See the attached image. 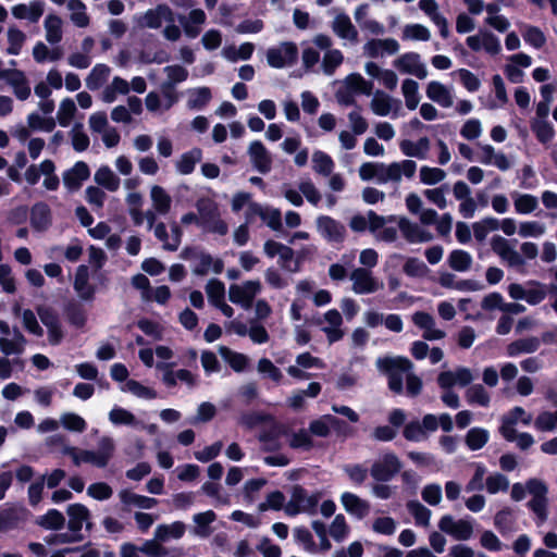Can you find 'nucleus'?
Segmentation results:
<instances>
[{"label":"nucleus","instance_id":"f257e3e1","mask_svg":"<svg viewBox=\"0 0 557 557\" xmlns=\"http://www.w3.org/2000/svg\"><path fill=\"white\" fill-rule=\"evenodd\" d=\"M375 364L379 371L388 375V387L393 392L397 394L403 392V374L406 373L408 395L417 396L421 393L422 381L411 372L413 364L408 358L401 356L381 357L376 359Z\"/></svg>","mask_w":557,"mask_h":557},{"label":"nucleus","instance_id":"f03ea898","mask_svg":"<svg viewBox=\"0 0 557 557\" xmlns=\"http://www.w3.org/2000/svg\"><path fill=\"white\" fill-rule=\"evenodd\" d=\"M196 209L199 214L200 227L210 233H215L221 236L227 234L228 226L221 219L219 206L210 198H199L196 201Z\"/></svg>","mask_w":557,"mask_h":557},{"label":"nucleus","instance_id":"7ed1b4c3","mask_svg":"<svg viewBox=\"0 0 557 557\" xmlns=\"http://www.w3.org/2000/svg\"><path fill=\"white\" fill-rule=\"evenodd\" d=\"M507 292L512 300H524L530 306L541 304L548 294L547 286L536 280H529L524 283H511L508 285Z\"/></svg>","mask_w":557,"mask_h":557},{"label":"nucleus","instance_id":"20e7f679","mask_svg":"<svg viewBox=\"0 0 557 557\" xmlns=\"http://www.w3.org/2000/svg\"><path fill=\"white\" fill-rule=\"evenodd\" d=\"M261 290L262 284L259 280H247L239 284H231L227 295L231 302L247 310L251 308L253 299Z\"/></svg>","mask_w":557,"mask_h":557},{"label":"nucleus","instance_id":"39448f33","mask_svg":"<svg viewBox=\"0 0 557 557\" xmlns=\"http://www.w3.org/2000/svg\"><path fill=\"white\" fill-rule=\"evenodd\" d=\"M298 59V48L292 41H284L267 50L268 64L273 69L292 66Z\"/></svg>","mask_w":557,"mask_h":557},{"label":"nucleus","instance_id":"423d86ee","mask_svg":"<svg viewBox=\"0 0 557 557\" xmlns=\"http://www.w3.org/2000/svg\"><path fill=\"white\" fill-rule=\"evenodd\" d=\"M83 463H89L97 468L109 465L115 451V442L110 436H102L98 442L97 450L82 449Z\"/></svg>","mask_w":557,"mask_h":557},{"label":"nucleus","instance_id":"0eeeda50","mask_svg":"<svg viewBox=\"0 0 557 557\" xmlns=\"http://www.w3.org/2000/svg\"><path fill=\"white\" fill-rule=\"evenodd\" d=\"M173 362L159 361L156 369L162 373L161 381L166 387H175L180 382L185 383L189 388L197 385V377L189 370L180 369L174 371Z\"/></svg>","mask_w":557,"mask_h":557},{"label":"nucleus","instance_id":"6e6552de","mask_svg":"<svg viewBox=\"0 0 557 557\" xmlns=\"http://www.w3.org/2000/svg\"><path fill=\"white\" fill-rule=\"evenodd\" d=\"M438 528L457 541H468L474 532L472 520L455 519L451 515H444L438 521Z\"/></svg>","mask_w":557,"mask_h":557},{"label":"nucleus","instance_id":"1a4fd4ad","mask_svg":"<svg viewBox=\"0 0 557 557\" xmlns=\"http://www.w3.org/2000/svg\"><path fill=\"white\" fill-rule=\"evenodd\" d=\"M134 20L140 28L158 29L166 22H174V12L166 4H158L145 13L136 15Z\"/></svg>","mask_w":557,"mask_h":557},{"label":"nucleus","instance_id":"9d476101","mask_svg":"<svg viewBox=\"0 0 557 557\" xmlns=\"http://www.w3.org/2000/svg\"><path fill=\"white\" fill-rule=\"evenodd\" d=\"M393 66L401 74L412 75L419 79L426 78L429 72L426 64L417 52H406L393 61Z\"/></svg>","mask_w":557,"mask_h":557},{"label":"nucleus","instance_id":"9b49d317","mask_svg":"<svg viewBox=\"0 0 557 557\" xmlns=\"http://www.w3.org/2000/svg\"><path fill=\"white\" fill-rule=\"evenodd\" d=\"M401 469L399 458L393 454L387 453L377 458L371 466V476L379 482H386L393 479Z\"/></svg>","mask_w":557,"mask_h":557},{"label":"nucleus","instance_id":"f8f14e48","mask_svg":"<svg viewBox=\"0 0 557 557\" xmlns=\"http://www.w3.org/2000/svg\"><path fill=\"white\" fill-rule=\"evenodd\" d=\"M417 169V162L411 159L384 163V184H400L403 178L411 180Z\"/></svg>","mask_w":557,"mask_h":557},{"label":"nucleus","instance_id":"ddd939ff","mask_svg":"<svg viewBox=\"0 0 557 557\" xmlns=\"http://www.w3.org/2000/svg\"><path fill=\"white\" fill-rule=\"evenodd\" d=\"M351 289L357 295L373 294L383 288V283L377 281L369 269L356 268L349 276Z\"/></svg>","mask_w":557,"mask_h":557},{"label":"nucleus","instance_id":"4468645a","mask_svg":"<svg viewBox=\"0 0 557 557\" xmlns=\"http://www.w3.org/2000/svg\"><path fill=\"white\" fill-rule=\"evenodd\" d=\"M389 222H396L397 218L394 215L391 216H381L377 215L374 211L370 210V232L375 236L376 239L392 243L397 239L398 232L395 226L388 225Z\"/></svg>","mask_w":557,"mask_h":557},{"label":"nucleus","instance_id":"2eb2a0df","mask_svg":"<svg viewBox=\"0 0 557 557\" xmlns=\"http://www.w3.org/2000/svg\"><path fill=\"white\" fill-rule=\"evenodd\" d=\"M180 97L177 92L161 90L150 91L145 97L146 109L153 115H161L169 111L177 101Z\"/></svg>","mask_w":557,"mask_h":557},{"label":"nucleus","instance_id":"dca6fc26","mask_svg":"<svg viewBox=\"0 0 557 557\" xmlns=\"http://www.w3.org/2000/svg\"><path fill=\"white\" fill-rule=\"evenodd\" d=\"M490 245L491 249L509 267H521L524 264L523 258L507 238L494 235L491 238Z\"/></svg>","mask_w":557,"mask_h":557},{"label":"nucleus","instance_id":"f3484780","mask_svg":"<svg viewBox=\"0 0 557 557\" xmlns=\"http://www.w3.org/2000/svg\"><path fill=\"white\" fill-rule=\"evenodd\" d=\"M476 159L480 163L496 166L503 172L508 171L512 165V162L504 152L496 150L490 144L479 145Z\"/></svg>","mask_w":557,"mask_h":557},{"label":"nucleus","instance_id":"a211bd4d","mask_svg":"<svg viewBox=\"0 0 557 557\" xmlns=\"http://www.w3.org/2000/svg\"><path fill=\"white\" fill-rule=\"evenodd\" d=\"M474 380V374L469 368L459 367L455 370L443 371L437 376V384L443 389L454 386H467Z\"/></svg>","mask_w":557,"mask_h":557},{"label":"nucleus","instance_id":"6ab92c4d","mask_svg":"<svg viewBox=\"0 0 557 557\" xmlns=\"http://www.w3.org/2000/svg\"><path fill=\"white\" fill-rule=\"evenodd\" d=\"M247 153L252 166L259 173L267 174L272 170V156L260 140L251 141L248 146Z\"/></svg>","mask_w":557,"mask_h":557},{"label":"nucleus","instance_id":"aec40b11","mask_svg":"<svg viewBox=\"0 0 557 557\" xmlns=\"http://www.w3.org/2000/svg\"><path fill=\"white\" fill-rule=\"evenodd\" d=\"M318 233L330 243H341L345 238V226L327 215H320L315 221Z\"/></svg>","mask_w":557,"mask_h":557},{"label":"nucleus","instance_id":"412c9836","mask_svg":"<svg viewBox=\"0 0 557 557\" xmlns=\"http://www.w3.org/2000/svg\"><path fill=\"white\" fill-rule=\"evenodd\" d=\"M246 214L248 221L253 216H259L273 231L282 228V215L278 209L251 202Z\"/></svg>","mask_w":557,"mask_h":557},{"label":"nucleus","instance_id":"4be33fe9","mask_svg":"<svg viewBox=\"0 0 557 557\" xmlns=\"http://www.w3.org/2000/svg\"><path fill=\"white\" fill-rule=\"evenodd\" d=\"M0 78L12 88L18 100H26L30 96V86L26 75L20 70L0 71Z\"/></svg>","mask_w":557,"mask_h":557},{"label":"nucleus","instance_id":"5701e85b","mask_svg":"<svg viewBox=\"0 0 557 557\" xmlns=\"http://www.w3.org/2000/svg\"><path fill=\"white\" fill-rule=\"evenodd\" d=\"M532 422V414L527 412L522 407L516 406L502 417V425L499 432L504 437H511L515 425L522 423L529 425Z\"/></svg>","mask_w":557,"mask_h":557},{"label":"nucleus","instance_id":"b1692460","mask_svg":"<svg viewBox=\"0 0 557 557\" xmlns=\"http://www.w3.org/2000/svg\"><path fill=\"white\" fill-rule=\"evenodd\" d=\"M397 225L403 236L409 243H428L433 239V234L420 226L417 223L411 222L407 218H397Z\"/></svg>","mask_w":557,"mask_h":557},{"label":"nucleus","instance_id":"393cba45","mask_svg":"<svg viewBox=\"0 0 557 557\" xmlns=\"http://www.w3.org/2000/svg\"><path fill=\"white\" fill-rule=\"evenodd\" d=\"M333 33L349 44L358 41V30L351 23L350 17L344 12H336L331 24Z\"/></svg>","mask_w":557,"mask_h":557},{"label":"nucleus","instance_id":"a878e982","mask_svg":"<svg viewBox=\"0 0 557 557\" xmlns=\"http://www.w3.org/2000/svg\"><path fill=\"white\" fill-rule=\"evenodd\" d=\"M399 44L394 38L371 39L363 46V54L368 58H382L385 54H396L399 51Z\"/></svg>","mask_w":557,"mask_h":557},{"label":"nucleus","instance_id":"bb28decb","mask_svg":"<svg viewBox=\"0 0 557 557\" xmlns=\"http://www.w3.org/2000/svg\"><path fill=\"white\" fill-rule=\"evenodd\" d=\"M339 499L345 511L358 520L366 518L370 513L371 506L369 502L355 493L344 492Z\"/></svg>","mask_w":557,"mask_h":557},{"label":"nucleus","instance_id":"cd10ccee","mask_svg":"<svg viewBox=\"0 0 557 557\" xmlns=\"http://www.w3.org/2000/svg\"><path fill=\"white\" fill-rule=\"evenodd\" d=\"M467 45L473 51L485 50L490 54H498L502 50L499 39L490 32H481L467 38Z\"/></svg>","mask_w":557,"mask_h":557},{"label":"nucleus","instance_id":"c85d7f7f","mask_svg":"<svg viewBox=\"0 0 557 557\" xmlns=\"http://www.w3.org/2000/svg\"><path fill=\"white\" fill-rule=\"evenodd\" d=\"M426 97L441 106L448 109L454 104L453 87H448L438 81H431L425 88Z\"/></svg>","mask_w":557,"mask_h":557},{"label":"nucleus","instance_id":"c756f323","mask_svg":"<svg viewBox=\"0 0 557 557\" xmlns=\"http://www.w3.org/2000/svg\"><path fill=\"white\" fill-rule=\"evenodd\" d=\"M412 322L421 330H423V338L426 341H438L446 336V333L436 327L434 318L423 311H418L412 314Z\"/></svg>","mask_w":557,"mask_h":557},{"label":"nucleus","instance_id":"7c9ffc66","mask_svg":"<svg viewBox=\"0 0 557 557\" xmlns=\"http://www.w3.org/2000/svg\"><path fill=\"white\" fill-rule=\"evenodd\" d=\"M399 104V100L393 99L382 90H376L370 101V109L377 116H387L393 112L396 114Z\"/></svg>","mask_w":557,"mask_h":557},{"label":"nucleus","instance_id":"2f4dec72","mask_svg":"<svg viewBox=\"0 0 557 557\" xmlns=\"http://www.w3.org/2000/svg\"><path fill=\"white\" fill-rule=\"evenodd\" d=\"M89 176L90 170L87 163L77 161L71 169L63 173L62 180L69 190H77Z\"/></svg>","mask_w":557,"mask_h":557},{"label":"nucleus","instance_id":"473e14b6","mask_svg":"<svg viewBox=\"0 0 557 557\" xmlns=\"http://www.w3.org/2000/svg\"><path fill=\"white\" fill-rule=\"evenodd\" d=\"M27 339L17 329H13V334L0 336V352L4 356L18 357L24 354Z\"/></svg>","mask_w":557,"mask_h":557},{"label":"nucleus","instance_id":"72a5a7b5","mask_svg":"<svg viewBox=\"0 0 557 557\" xmlns=\"http://www.w3.org/2000/svg\"><path fill=\"white\" fill-rule=\"evenodd\" d=\"M69 516V529L73 532H78L85 525L86 529H91L90 511L83 504H72L66 508Z\"/></svg>","mask_w":557,"mask_h":557},{"label":"nucleus","instance_id":"f704fd0d","mask_svg":"<svg viewBox=\"0 0 557 557\" xmlns=\"http://www.w3.org/2000/svg\"><path fill=\"white\" fill-rule=\"evenodd\" d=\"M224 263L221 259L213 258L206 252H198L194 256L193 273L196 275H206L209 272L219 274L223 271Z\"/></svg>","mask_w":557,"mask_h":557},{"label":"nucleus","instance_id":"c9c22d12","mask_svg":"<svg viewBox=\"0 0 557 557\" xmlns=\"http://www.w3.org/2000/svg\"><path fill=\"white\" fill-rule=\"evenodd\" d=\"M45 5L41 1L18 3L11 8L12 15L17 20H27L29 23H37L44 14Z\"/></svg>","mask_w":557,"mask_h":557},{"label":"nucleus","instance_id":"e433bc0d","mask_svg":"<svg viewBox=\"0 0 557 557\" xmlns=\"http://www.w3.org/2000/svg\"><path fill=\"white\" fill-rule=\"evenodd\" d=\"M431 141L428 137H421L417 141L404 139L399 143V149L408 158L425 160L429 156Z\"/></svg>","mask_w":557,"mask_h":557},{"label":"nucleus","instance_id":"4c0bfd02","mask_svg":"<svg viewBox=\"0 0 557 557\" xmlns=\"http://www.w3.org/2000/svg\"><path fill=\"white\" fill-rule=\"evenodd\" d=\"M74 289L82 300H91L95 296V286L89 282V270L87 265H79L74 277Z\"/></svg>","mask_w":557,"mask_h":557},{"label":"nucleus","instance_id":"58836bf2","mask_svg":"<svg viewBox=\"0 0 557 557\" xmlns=\"http://www.w3.org/2000/svg\"><path fill=\"white\" fill-rule=\"evenodd\" d=\"M292 496L294 502L298 504L304 513L313 515L317 506L322 497L320 492L309 494L305 488L299 485H295L292 488Z\"/></svg>","mask_w":557,"mask_h":557},{"label":"nucleus","instance_id":"ea45409f","mask_svg":"<svg viewBox=\"0 0 557 557\" xmlns=\"http://www.w3.org/2000/svg\"><path fill=\"white\" fill-rule=\"evenodd\" d=\"M510 197L517 214L529 215L540 207L537 197L532 194L513 190L510 194Z\"/></svg>","mask_w":557,"mask_h":557},{"label":"nucleus","instance_id":"a19ab883","mask_svg":"<svg viewBox=\"0 0 557 557\" xmlns=\"http://www.w3.org/2000/svg\"><path fill=\"white\" fill-rule=\"evenodd\" d=\"M52 216L51 210L48 205L44 202H37L30 210V225L38 232L48 230L51 225Z\"/></svg>","mask_w":557,"mask_h":557},{"label":"nucleus","instance_id":"79ce46f5","mask_svg":"<svg viewBox=\"0 0 557 557\" xmlns=\"http://www.w3.org/2000/svg\"><path fill=\"white\" fill-rule=\"evenodd\" d=\"M201 159L202 151L199 148H193L177 158L175 161V170L181 175H189L194 172Z\"/></svg>","mask_w":557,"mask_h":557},{"label":"nucleus","instance_id":"37998d69","mask_svg":"<svg viewBox=\"0 0 557 557\" xmlns=\"http://www.w3.org/2000/svg\"><path fill=\"white\" fill-rule=\"evenodd\" d=\"M150 200L152 209L160 215H165L170 212L172 206V198L170 194L159 185L150 187Z\"/></svg>","mask_w":557,"mask_h":557},{"label":"nucleus","instance_id":"c03bdc74","mask_svg":"<svg viewBox=\"0 0 557 557\" xmlns=\"http://www.w3.org/2000/svg\"><path fill=\"white\" fill-rule=\"evenodd\" d=\"M67 11L70 13V21L78 28H86L90 24V16L87 12V7L82 0H69Z\"/></svg>","mask_w":557,"mask_h":557},{"label":"nucleus","instance_id":"a18cd8bd","mask_svg":"<svg viewBox=\"0 0 557 557\" xmlns=\"http://www.w3.org/2000/svg\"><path fill=\"white\" fill-rule=\"evenodd\" d=\"M44 29L47 42L59 44L63 37V20L57 14H48L44 21Z\"/></svg>","mask_w":557,"mask_h":557},{"label":"nucleus","instance_id":"49530a36","mask_svg":"<svg viewBox=\"0 0 557 557\" xmlns=\"http://www.w3.org/2000/svg\"><path fill=\"white\" fill-rule=\"evenodd\" d=\"M541 346V341L535 337H525L517 339L506 347V352L509 357H518L522 354H532L535 352Z\"/></svg>","mask_w":557,"mask_h":557},{"label":"nucleus","instance_id":"de8ad7c7","mask_svg":"<svg viewBox=\"0 0 557 557\" xmlns=\"http://www.w3.org/2000/svg\"><path fill=\"white\" fill-rule=\"evenodd\" d=\"M163 71L166 79L161 84V90L177 92L175 86L187 79L188 71L177 64L165 66Z\"/></svg>","mask_w":557,"mask_h":557},{"label":"nucleus","instance_id":"09e8293b","mask_svg":"<svg viewBox=\"0 0 557 557\" xmlns=\"http://www.w3.org/2000/svg\"><path fill=\"white\" fill-rule=\"evenodd\" d=\"M186 531V525L182 521H174L172 523L158 524L154 529V536L161 542L170 540H180Z\"/></svg>","mask_w":557,"mask_h":557},{"label":"nucleus","instance_id":"8fccbe9b","mask_svg":"<svg viewBox=\"0 0 557 557\" xmlns=\"http://www.w3.org/2000/svg\"><path fill=\"white\" fill-rule=\"evenodd\" d=\"M8 47L5 52L9 55H18L27 40L26 34L16 25H10L7 29Z\"/></svg>","mask_w":557,"mask_h":557},{"label":"nucleus","instance_id":"3c124183","mask_svg":"<svg viewBox=\"0 0 557 557\" xmlns=\"http://www.w3.org/2000/svg\"><path fill=\"white\" fill-rule=\"evenodd\" d=\"M216 515L212 510H207L193 516V534L199 537H208L212 533L210 524L214 522Z\"/></svg>","mask_w":557,"mask_h":557},{"label":"nucleus","instance_id":"603ef678","mask_svg":"<svg viewBox=\"0 0 557 557\" xmlns=\"http://www.w3.org/2000/svg\"><path fill=\"white\" fill-rule=\"evenodd\" d=\"M108 419L113 425H125L131 428H138L140 421L129 410L114 406L108 413Z\"/></svg>","mask_w":557,"mask_h":557},{"label":"nucleus","instance_id":"864d4df0","mask_svg":"<svg viewBox=\"0 0 557 557\" xmlns=\"http://www.w3.org/2000/svg\"><path fill=\"white\" fill-rule=\"evenodd\" d=\"M94 180L99 186L112 193L116 191L121 185V180L108 165H101L95 172Z\"/></svg>","mask_w":557,"mask_h":557},{"label":"nucleus","instance_id":"5fc2aeb1","mask_svg":"<svg viewBox=\"0 0 557 557\" xmlns=\"http://www.w3.org/2000/svg\"><path fill=\"white\" fill-rule=\"evenodd\" d=\"M255 46L251 42H244L238 48L235 46H226L222 49V57L228 62H237L239 60H249L253 53Z\"/></svg>","mask_w":557,"mask_h":557},{"label":"nucleus","instance_id":"6e6d98bb","mask_svg":"<svg viewBox=\"0 0 557 557\" xmlns=\"http://www.w3.org/2000/svg\"><path fill=\"white\" fill-rule=\"evenodd\" d=\"M338 419L331 414H324L319 419H315L309 424L310 436L326 437L329 436L331 429L338 425Z\"/></svg>","mask_w":557,"mask_h":557},{"label":"nucleus","instance_id":"4d7b16f0","mask_svg":"<svg viewBox=\"0 0 557 557\" xmlns=\"http://www.w3.org/2000/svg\"><path fill=\"white\" fill-rule=\"evenodd\" d=\"M344 87H347L354 94H362L370 96L373 91V83L367 81L359 73H351L347 75L343 81Z\"/></svg>","mask_w":557,"mask_h":557},{"label":"nucleus","instance_id":"13d9d810","mask_svg":"<svg viewBox=\"0 0 557 557\" xmlns=\"http://www.w3.org/2000/svg\"><path fill=\"white\" fill-rule=\"evenodd\" d=\"M119 497L125 506H134L141 509H151L158 504L156 498L138 495L128 490H122L119 493Z\"/></svg>","mask_w":557,"mask_h":557},{"label":"nucleus","instance_id":"bf43d9fd","mask_svg":"<svg viewBox=\"0 0 557 557\" xmlns=\"http://www.w3.org/2000/svg\"><path fill=\"white\" fill-rule=\"evenodd\" d=\"M111 69L102 63L96 64L87 75L85 83L90 90L99 89L109 78Z\"/></svg>","mask_w":557,"mask_h":557},{"label":"nucleus","instance_id":"052dcab7","mask_svg":"<svg viewBox=\"0 0 557 557\" xmlns=\"http://www.w3.org/2000/svg\"><path fill=\"white\" fill-rule=\"evenodd\" d=\"M129 91V83L120 76H115L101 94L106 103H112L117 95H126Z\"/></svg>","mask_w":557,"mask_h":557},{"label":"nucleus","instance_id":"680f3d73","mask_svg":"<svg viewBox=\"0 0 557 557\" xmlns=\"http://www.w3.org/2000/svg\"><path fill=\"white\" fill-rule=\"evenodd\" d=\"M547 233V226L539 220H525L519 223L518 234L522 238H540Z\"/></svg>","mask_w":557,"mask_h":557},{"label":"nucleus","instance_id":"e2e57ef3","mask_svg":"<svg viewBox=\"0 0 557 557\" xmlns=\"http://www.w3.org/2000/svg\"><path fill=\"white\" fill-rule=\"evenodd\" d=\"M383 169V162H364L359 166V177L363 182L375 180L379 184H384Z\"/></svg>","mask_w":557,"mask_h":557},{"label":"nucleus","instance_id":"0e129e2a","mask_svg":"<svg viewBox=\"0 0 557 557\" xmlns=\"http://www.w3.org/2000/svg\"><path fill=\"white\" fill-rule=\"evenodd\" d=\"M401 94L405 98L406 107L409 110H416L420 102L419 84L411 78L404 79L401 83Z\"/></svg>","mask_w":557,"mask_h":557},{"label":"nucleus","instance_id":"69168bd1","mask_svg":"<svg viewBox=\"0 0 557 557\" xmlns=\"http://www.w3.org/2000/svg\"><path fill=\"white\" fill-rule=\"evenodd\" d=\"M312 168L315 173L323 176H330L333 173L335 163L326 152L315 150L312 153Z\"/></svg>","mask_w":557,"mask_h":557},{"label":"nucleus","instance_id":"338daca9","mask_svg":"<svg viewBox=\"0 0 557 557\" xmlns=\"http://www.w3.org/2000/svg\"><path fill=\"white\" fill-rule=\"evenodd\" d=\"M447 261L453 270L466 272L471 268L473 259L469 252L456 249L449 253Z\"/></svg>","mask_w":557,"mask_h":557},{"label":"nucleus","instance_id":"774afa93","mask_svg":"<svg viewBox=\"0 0 557 557\" xmlns=\"http://www.w3.org/2000/svg\"><path fill=\"white\" fill-rule=\"evenodd\" d=\"M490 440V432L483 428H472L467 434L465 442L469 449L479 450L485 446Z\"/></svg>","mask_w":557,"mask_h":557}]
</instances>
